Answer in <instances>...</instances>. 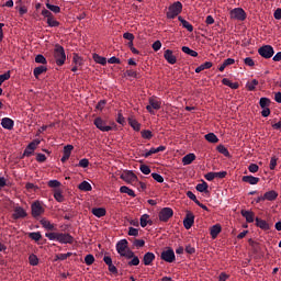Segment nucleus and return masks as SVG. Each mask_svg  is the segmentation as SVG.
<instances>
[{"mask_svg": "<svg viewBox=\"0 0 281 281\" xmlns=\"http://www.w3.org/2000/svg\"><path fill=\"white\" fill-rule=\"evenodd\" d=\"M116 251L123 258H127V260H131V258H133V250L128 248V240L126 239H121L120 241H117Z\"/></svg>", "mask_w": 281, "mask_h": 281, "instance_id": "obj_1", "label": "nucleus"}, {"mask_svg": "<svg viewBox=\"0 0 281 281\" xmlns=\"http://www.w3.org/2000/svg\"><path fill=\"white\" fill-rule=\"evenodd\" d=\"M183 10V4L179 1L173 2L171 5L168 8L167 12V19H176V16H179L180 12Z\"/></svg>", "mask_w": 281, "mask_h": 281, "instance_id": "obj_2", "label": "nucleus"}, {"mask_svg": "<svg viewBox=\"0 0 281 281\" xmlns=\"http://www.w3.org/2000/svg\"><path fill=\"white\" fill-rule=\"evenodd\" d=\"M55 60L56 65H58L59 67H61V65H65V61L67 60L65 48L60 45L55 46Z\"/></svg>", "mask_w": 281, "mask_h": 281, "instance_id": "obj_3", "label": "nucleus"}, {"mask_svg": "<svg viewBox=\"0 0 281 281\" xmlns=\"http://www.w3.org/2000/svg\"><path fill=\"white\" fill-rule=\"evenodd\" d=\"M258 54L262 58L269 59V58H273V55L276 54V52L273 50V47L271 45H265L258 49Z\"/></svg>", "mask_w": 281, "mask_h": 281, "instance_id": "obj_4", "label": "nucleus"}, {"mask_svg": "<svg viewBox=\"0 0 281 281\" xmlns=\"http://www.w3.org/2000/svg\"><path fill=\"white\" fill-rule=\"evenodd\" d=\"M231 19H235L236 21H245L247 15L245 14V10H243V8H235L231 11Z\"/></svg>", "mask_w": 281, "mask_h": 281, "instance_id": "obj_5", "label": "nucleus"}, {"mask_svg": "<svg viewBox=\"0 0 281 281\" xmlns=\"http://www.w3.org/2000/svg\"><path fill=\"white\" fill-rule=\"evenodd\" d=\"M173 214H175V212L172 211V209L164 207L159 212V221H161L162 223H166V222H168V220L172 218Z\"/></svg>", "mask_w": 281, "mask_h": 281, "instance_id": "obj_6", "label": "nucleus"}, {"mask_svg": "<svg viewBox=\"0 0 281 281\" xmlns=\"http://www.w3.org/2000/svg\"><path fill=\"white\" fill-rule=\"evenodd\" d=\"M94 126H97V128L103 133H109V131L113 130V127L106 125V121L102 120V117H97L94 120Z\"/></svg>", "mask_w": 281, "mask_h": 281, "instance_id": "obj_7", "label": "nucleus"}, {"mask_svg": "<svg viewBox=\"0 0 281 281\" xmlns=\"http://www.w3.org/2000/svg\"><path fill=\"white\" fill-rule=\"evenodd\" d=\"M57 243H60V245H71L74 243V236L67 233H59Z\"/></svg>", "mask_w": 281, "mask_h": 281, "instance_id": "obj_8", "label": "nucleus"}, {"mask_svg": "<svg viewBox=\"0 0 281 281\" xmlns=\"http://www.w3.org/2000/svg\"><path fill=\"white\" fill-rule=\"evenodd\" d=\"M160 258L161 260H165V262H175V250H172V248H168L161 252Z\"/></svg>", "mask_w": 281, "mask_h": 281, "instance_id": "obj_9", "label": "nucleus"}, {"mask_svg": "<svg viewBox=\"0 0 281 281\" xmlns=\"http://www.w3.org/2000/svg\"><path fill=\"white\" fill-rule=\"evenodd\" d=\"M27 216V212H25V209L21 206H15L13 210L12 218L15 221H19V218H25Z\"/></svg>", "mask_w": 281, "mask_h": 281, "instance_id": "obj_10", "label": "nucleus"}, {"mask_svg": "<svg viewBox=\"0 0 281 281\" xmlns=\"http://www.w3.org/2000/svg\"><path fill=\"white\" fill-rule=\"evenodd\" d=\"M121 179L125 181V183H135V181H137V176L133 171H127L121 175Z\"/></svg>", "mask_w": 281, "mask_h": 281, "instance_id": "obj_11", "label": "nucleus"}, {"mask_svg": "<svg viewBox=\"0 0 281 281\" xmlns=\"http://www.w3.org/2000/svg\"><path fill=\"white\" fill-rule=\"evenodd\" d=\"M164 58L169 65L177 64V56H175V53L170 49L165 50Z\"/></svg>", "mask_w": 281, "mask_h": 281, "instance_id": "obj_12", "label": "nucleus"}, {"mask_svg": "<svg viewBox=\"0 0 281 281\" xmlns=\"http://www.w3.org/2000/svg\"><path fill=\"white\" fill-rule=\"evenodd\" d=\"M183 225H184L186 229H191L192 225H194V214L187 213V215L183 220Z\"/></svg>", "mask_w": 281, "mask_h": 281, "instance_id": "obj_13", "label": "nucleus"}, {"mask_svg": "<svg viewBox=\"0 0 281 281\" xmlns=\"http://www.w3.org/2000/svg\"><path fill=\"white\" fill-rule=\"evenodd\" d=\"M1 126L7 131H12V128H14V121L10 117H3L1 120Z\"/></svg>", "mask_w": 281, "mask_h": 281, "instance_id": "obj_14", "label": "nucleus"}, {"mask_svg": "<svg viewBox=\"0 0 281 281\" xmlns=\"http://www.w3.org/2000/svg\"><path fill=\"white\" fill-rule=\"evenodd\" d=\"M32 216H34V218H36V216H41V214H43V206L41 205V203L35 202L32 204Z\"/></svg>", "mask_w": 281, "mask_h": 281, "instance_id": "obj_15", "label": "nucleus"}, {"mask_svg": "<svg viewBox=\"0 0 281 281\" xmlns=\"http://www.w3.org/2000/svg\"><path fill=\"white\" fill-rule=\"evenodd\" d=\"M71 150H74V146L72 145H66L64 147V155L61 157V162L65 164V161H67L69 159V157H71Z\"/></svg>", "mask_w": 281, "mask_h": 281, "instance_id": "obj_16", "label": "nucleus"}, {"mask_svg": "<svg viewBox=\"0 0 281 281\" xmlns=\"http://www.w3.org/2000/svg\"><path fill=\"white\" fill-rule=\"evenodd\" d=\"M241 180L244 181V183H249L250 186H257V183H259L260 181V178L254 177V176H244Z\"/></svg>", "mask_w": 281, "mask_h": 281, "instance_id": "obj_17", "label": "nucleus"}, {"mask_svg": "<svg viewBox=\"0 0 281 281\" xmlns=\"http://www.w3.org/2000/svg\"><path fill=\"white\" fill-rule=\"evenodd\" d=\"M40 223L42 227H44V229H47L48 232H54V229H56L54 224H52V222H49L47 218H42Z\"/></svg>", "mask_w": 281, "mask_h": 281, "instance_id": "obj_18", "label": "nucleus"}, {"mask_svg": "<svg viewBox=\"0 0 281 281\" xmlns=\"http://www.w3.org/2000/svg\"><path fill=\"white\" fill-rule=\"evenodd\" d=\"M153 260H155V254L153 252H146L143 257V262L146 267L150 266Z\"/></svg>", "mask_w": 281, "mask_h": 281, "instance_id": "obj_19", "label": "nucleus"}, {"mask_svg": "<svg viewBox=\"0 0 281 281\" xmlns=\"http://www.w3.org/2000/svg\"><path fill=\"white\" fill-rule=\"evenodd\" d=\"M93 216H97V218H102V216H106V209L104 207H94L92 209Z\"/></svg>", "mask_w": 281, "mask_h": 281, "instance_id": "obj_20", "label": "nucleus"}, {"mask_svg": "<svg viewBox=\"0 0 281 281\" xmlns=\"http://www.w3.org/2000/svg\"><path fill=\"white\" fill-rule=\"evenodd\" d=\"M240 214L244 216V218H246L247 223H254V212L241 210Z\"/></svg>", "mask_w": 281, "mask_h": 281, "instance_id": "obj_21", "label": "nucleus"}, {"mask_svg": "<svg viewBox=\"0 0 281 281\" xmlns=\"http://www.w3.org/2000/svg\"><path fill=\"white\" fill-rule=\"evenodd\" d=\"M178 21H180L184 30H188V32H194V26H192V24H190V22H188L187 20H183L182 16H178Z\"/></svg>", "mask_w": 281, "mask_h": 281, "instance_id": "obj_22", "label": "nucleus"}, {"mask_svg": "<svg viewBox=\"0 0 281 281\" xmlns=\"http://www.w3.org/2000/svg\"><path fill=\"white\" fill-rule=\"evenodd\" d=\"M222 227L220 224H215L211 227L210 234L212 238H216L221 234Z\"/></svg>", "mask_w": 281, "mask_h": 281, "instance_id": "obj_23", "label": "nucleus"}, {"mask_svg": "<svg viewBox=\"0 0 281 281\" xmlns=\"http://www.w3.org/2000/svg\"><path fill=\"white\" fill-rule=\"evenodd\" d=\"M194 159H196V155L188 154L182 158V164H183V166H190V164H192V161H194Z\"/></svg>", "mask_w": 281, "mask_h": 281, "instance_id": "obj_24", "label": "nucleus"}, {"mask_svg": "<svg viewBox=\"0 0 281 281\" xmlns=\"http://www.w3.org/2000/svg\"><path fill=\"white\" fill-rule=\"evenodd\" d=\"M148 224L153 225V221H150V215L143 214L140 216V227H146Z\"/></svg>", "mask_w": 281, "mask_h": 281, "instance_id": "obj_25", "label": "nucleus"}, {"mask_svg": "<svg viewBox=\"0 0 281 281\" xmlns=\"http://www.w3.org/2000/svg\"><path fill=\"white\" fill-rule=\"evenodd\" d=\"M263 199H266V201H276V199H278V192L273 190L268 191L263 194Z\"/></svg>", "mask_w": 281, "mask_h": 281, "instance_id": "obj_26", "label": "nucleus"}, {"mask_svg": "<svg viewBox=\"0 0 281 281\" xmlns=\"http://www.w3.org/2000/svg\"><path fill=\"white\" fill-rule=\"evenodd\" d=\"M205 69H212V61H205L195 68V74H201V71H205Z\"/></svg>", "mask_w": 281, "mask_h": 281, "instance_id": "obj_27", "label": "nucleus"}, {"mask_svg": "<svg viewBox=\"0 0 281 281\" xmlns=\"http://www.w3.org/2000/svg\"><path fill=\"white\" fill-rule=\"evenodd\" d=\"M121 194H127L128 196H133L135 199V191H133L131 188L123 186L120 188Z\"/></svg>", "mask_w": 281, "mask_h": 281, "instance_id": "obj_28", "label": "nucleus"}, {"mask_svg": "<svg viewBox=\"0 0 281 281\" xmlns=\"http://www.w3.org/2000/svg\"><path fill=\"white\" fill-rule=\"evenodd\" d=\"M79 190H81L82 192H91L92 187L91 183L87 182V181H82L79 186H78Z\"/></svg>", "mask_w": 281, "mask_h": 281, "instance_id": "obj_29", "label": "nucleus"}, {"mask_svg": "<svg viewBox=\"0 0 281 281\" xmlns=\"http://www.w3.org/2000/svg\"><path fill=\"white\" fill-rule=\"evenodd\" d=\"M204 138L206 139V142H210V144H217L218 142V136H216V134L214 133L206 134Z\"/></svg>", "mask_w": 281, "mask_h": 281, "instance_id": "obj_30", "label": "nucleus"}, {"mask_svg": "<svg viewBox=\"0 0 281 281\" xmlns=\"http://www.w3.org/2000/svg\"><path fill=\"white\" fill-rule=\"evenodd\" d=\"M182 52L188 56H192V58H196V56H199V53H196V50H193L188 46H182Z\"/></svg>", "mask_w": 281, "mask_h": 281, "instance_id": "obj_31", "label": "nucleus"}, {"mask_svg": "<svg viewBox=\"0 0 281 281\" xmlns=\"http://www.w3.org/2000/svg\"><path fill=\"white\" fill-rule=\"evenodd\" d=\"M149 104L155 111H159V109H161V101L156 100L155 98L149 99Z\"/></svg>", "mask_w": 281, "mask_h": 281, "instance_id": "obj_32", "label": "nucleus"}, {"mask_svg": "<svg viewBox=\"0 0 281 281\" xmlns=\"http://www.w3.org/2000/svg\"><path fill=\"white\" fill-rule=\"evenodd\" d=\"M45 71H47V66H38L34 68L33 75L35 78H38V76H41V74H45Z\"/></svg>", "mask_w": 281, "mask_h": 281, "instance_id": "obj_33", "label": "nucleus"}, {"mask_svg": "<svg viewBox=\"0 0 281 281\" xmlns=\"http://www.w3.org/2000/svg\"><path fill=\"white\" fill-rule=\"evenodd\" d=\"M222 85H225V87H229V89H238V82H232V80L224 78L222 80Z\"/></svg>", "mask_w": 281, "mask_h": 281, "instance_id": "obj_34", "label": "nucleus"}, {"mask_svg": "<svg viewBox=\"0 0 281 281\" xmlns=\"http://www.w3.org/2000/svg\"><path fill=\"white\" fill-rule=\"evenodd\" d=\"M128 124L130 126H132V128H134V131H139L142 128V125L139 124V122H137V120L133 117L128 119Z\"/></svg>", "mask_w": 281, "mask_h": 281, "instance_id": "obj_35", "label": "nucleus"}, {"mask_svg": "<svg viewBox=\"0 0 281 281\" xmlns=\"http://www.w3.org/2000/svg\"><path fill=\"white\" fill-rule=\"evenodd\" d=\"M256 225L257 227H260V229H269V224L265 220L256 218Z\"/></svg>", "mask_w": 281, "mask_h": 281, "instance_id": "obj_36", "label": "nucleus"}, {"mask_svg": "<svg viewBox=\"0 0 281 281\" xmlns=\"http://www.w3.org/2000/svg\"><path fill=\"white\" fill-rule=\"evenodd\" d=\"M47 10H50V12H54V14H60V7L52 4L49 2H46Z\"/></svg>", "mask_w": 281, "mask_h": 281, "instance_id": "obj_37", "label": "nucleus"}, {"mask_svg": "<svg viewBox=\"0 0 281 281\" xmlns=\"http://www.w3.org/2000/svg\"><path fill=\"white\" fill-rule=\"evenodd\" d=\"M256 87H258V80L257 79H252L251 81H248L246 83V88L248 91H255Z\"/></svg>", "mask_w": 281, "mask_h": 281, "instance_id": "obj_38", "label": "nucleus"}, {"mask_svg": "<svg viewBox=\"0 0 281 281\" xmlns=\"http://www.w3.org/2000/svg\"><path fill=\"white\" fill-rule=\"evenodd\" d=\"M54 199L57 200L58 203H63L65 201V196L63 195V191L59 189L55 190Z\"/></svg>", "mask_w": 281, "mask_h": 281, "instance_id": "obj_39", "label": "nucleus"}, {"mask_svg": "<svg viewBox=\"0 0 281 281\" xmlns=\"http://www.w3.org/2000/svg\"><path fill=\"white\" fill-rule=\"evenodd\" d=\"M46 23L48 25V27H58L60 25V22H58L54 15L52 18H49L48 20H46Z\"/></svg>", "mask_w": 281, "mask_h": 281, "instance_id": "obj_40", "label": "nucleus"}, {"mask_svg": "<svg viewBox=\"0 0 281 281\" xmlns=\"http://www.w3.org/2000/svg\"><path fill=\"white\" fill-rule=\"evenodd\" d=\"M271 104V100L269 98H261L259 100V105L261 106V109H268V106Z\"/></svg>", "mask_w": 281, "mask_h": 281, "instance_id": "obj_41", "label": "nucleus"}, {"mask_svg": "<svg viewBox=\"0 0 281 281\" xmlns=\"http://www.w3.org/2000/svg\"><path fill=\"white\" fill-rule=\"evenodd\" d=\"M29 263L31 265V267H37L38 265V257L34 254L29 256Z\"/></svg>", "mask_w": 281, "mask_h": 281, "instance_id": "obj_42", "label": "nucleus"}, {"mask_svg": "<svg viewBox=\"0 0 281 281\" xmlns=\"http://www.w3.org/2000/svg\"><path fill=\"white\" fill-rule=\"evenodd\" d=\"M93 60L98 63V65H106V57H102L98 54L93 55Z\"/></svg>", "mask_w": 281, "mask_h": 281, "instance_id": "obj_43", "label": "nucleus"}, {"mask_svg": "<svg viewBox=\"0 0 281 281\" xmlns=\"http://www.w3.org/2000/svg\"><path fill=\"white\" fill-rule=\"evenodd\" d=\"M217 150L221 153V155H224V157H229V150H227L225 145H218Z\"/></svg>", "mask_w": 281, "mask_h": 281, "instance_id": "obj_44", "label": "nucleus"}, {"mask_svg": "<svg viewBox=\"0 0 281 281\" xmlns=\"http://www.w3.org/2000/svg\"><path fill=\"white\" fill-rule=\"evenodd\" d=\"M29 238L38 241L41 238H43V235H41V232H34L29 234Z\"/></svg>", "mask_w": 281, "mask_h": 281, "instance_id": "obj_45", "label": "nucleus"}, {"mask_svg": "<svg viewBox=\"0 0 281 281\" xmlns=\"http://www.w3.org/2000/svg\"><path fill=\"white\" fill-rule=\"evenodd\" d=\"M35 63H37L38 65H47V59L45 58V56L40 54V55H36Z\"/></svg>", "mask_w": 281, "mask_h": 281, "instance_id": "obj_46", "label": "nucleus"}, {"mask_svg": "<svg viewBox=\"0 0 281 281\" xmlns=\"http://www.w3.org/2000/svg\"><path fill=\"white\" fill-rule=\"evenodd\" d=\"M139 265V257L135 256V252H133L132 260L128 261L130 267H137Z\"/></svg>", "mask_w": 281, "mask_h": 281, "instance_id": "obj_47", "label": "nucleus"}, {"mask_svg": "<svg viewBox=\"0 0 281 281\" xmlns=\"http://www.w3.org/2000/svg\"><path fill=\"white\" fill-rule=\"evenodd\" d=\"M195 189L198 192H207V182L199 183Z\"/></svg>", "mask_w": 281, "mask_h": 281, "instance_id": "obj_48", "label": "nucleus"}, {"mask_svg": "<svg viewBox=\"0 0 281 281\" xmlns=\"http://www.w3.org/2000/svg\"><path fill=\"white\" fill-rule=\"evenodd\" d=\"M45 236L48 240H56L58 243L59 233H46Z\"/></svg>", "mask_w": 281, "mask_h": 281, "instance_id": "obj_49", "label": "nucleus"}, {"mask_svg": "<svg viewBox=\"0 0 281 281\" xmlns=\"http://www.w3.org/2000/svg\"><path fill=\"white\" fill-rule=\"evenodd\" d=\"M85 262L89 267V266L93 265V262H95V257H93V255H87L85 257Z\"/></svg>", "mask_w": 281, "mask_h": 281, "instance_id": "obj_50", "label": "nucleus"}, {"mask_svg": "<svg viewBox=\"0 0 281 281\" xmlns=\"http://www.w3.org/2000/svg\"><path fill=\"white\" fill-rule=\"evenodd\" d=\"M151 177H153L154 181H157V183H164V176H161L157 172H154V173H151Z\"/></svg>", "mask_w": 281, "mask_h": 281, "instance_id": "obj_51", "label": "nucleus"}, {"mask_svg": "<svg viewBox=\"0 0 281 281\" xmlns=\"http://www.w3.org/2000/svg\"><path fill=\"white\" fill-rule=\"evenodd\" d=\"M5 80H10V71L0 75V87L5 82Z\"/></svg>", "mask_w": 281, "mask_h": 281, "instance_id": "obj_52", "label": "nucleus"}, {"mask_svg": "<svg viewBox=\"0 0 281 281\" xmlns=\"http://www.w3.org/2000/svg\"><path fill=\"white\" fill-rule=\"evenodd\" d=\"M71 256H72L71 252L58 254V255H56V259L57 260H67V258L71 257Z\"/></svg>", "mask_w": 281, "mask_h": 281, "instance_id": "obj_53", "label": "nucleus"}, {"mask_svg": "<svg viewBox=\"0 0 281 281\" xmlns=\"http://www.w3.org/2000/svg\"><path fill=\"white\" fill-rule=\"evenodd\" d=\"M139 170L143 172V175H150V167L147 165H140Z\"/></svg>", "mask_w": 281, "mask_h": 281, "instance_id": "obj_54", "label": "nucleus"}, {"mask_svg": "<svg viewBox=\"0 0 281 281\" xmlns=\"http://www.w3.org/2000/svg\"><path fill=\"white\" fill-rule=\"evenodd\" d=\"M42 16H44V19H52L53 16H54V14L53 13H50V11L49 10H47V9H43L42 10Z\"/></svg>", "mask_w": 281, "mask_h": 281, "instance_id": "obj_55", "label": "nucleus"}, {"mask_svg": "<svg viewBox=\"0 0 281 281\" xmlns=\"http://www.w3.org/2000/svg\"><path fill=\"white\" fill-rule=\"evenodd\" d=\"M116 122H117V124H122V126H124V124H126V120L124 119V115H122V112H119Z\"/></svg>", "mask_w": 281, "mask_h": 281, "instance_id": "obj_56", "label": "nucleus"}, {"mask_svg": "<svg viewBox=\"0 0 281 281\" xmlns=\"http://www.w3.org/2000/svg\"><path fill=\"white\" fill-rule=\"evenodd\" d=\"M276 166H278V158L276 156H273L270 159V170H276Z\"/></svg>", "mask_w": 281, "mask_h": 281, "instance_id": "obj_57", "label": "nucleus"}, {"mask_svg": "<svg viewBox=\"0 0 281 281\" xmlns=\"http://www.w3.org/2000/svg\"><path fill=\"white\" fill-rule=\"evenodd\" d=\"M248 170H249V172L256 173V172H258V170H260V167H258L256 164H250L248 166Z\"/></svg>", "mask_w": 281, "mask_h": 281, "instance_id": "obj_58", "label": "nucleus"}, {"mask_svg": "<svg viewBox=\"0 0 281 281\" xmlns=\"http://www.w3.org/2000/svg\"><path fill=\"white\" fill-rule=\"evenodd\" d=\"M38 144H41V140L40 139H35V140H33V142H31L30 144H29V147H30V149L31 150H36V146H38Z\"/></svg>", "mask_w": 281, "mask_h": 281, "instance_id": "obj_59", "label": "nucleus"}, {"mask_svg": "<svg viewBox=\"0 0 281 281\" xmlns=\"http://www.w3.org/2000/svg\"><path fill=\"white\" fill-rule=\"evenodd\" d=\"M128 236H139V229L135 227H130L128 228Z\"/></svg>", "mask_w": 281, "mask_h": 281, "instance_id": "obj_60", "label": "nucleus"}, {"mask_svg": "<svg viewBox=\"0 0 281 281\" xmlns=\"http://www.w3.org/2000/svg\"><path fill=\"white\" fill-rule=\"evenodd\" d=\"M72 60H74L75 65H77V66L82 65V58L78 54L74 55Z\"/></svg>", "mask_w": 281, "mask_h": 281, "instance_id": "obj_61", "label": "nucleus"}, {"mask_svg": "<svg viewBox=\"0 0 281 281\" xmlns=\"http://www.w3.org/2000/svg\"><path fill=\"white\" fill-rule=\"evenodd\" d=\"M48 187L49 188H60V181H58V180H50L48 182Z\"/></svg>", "mask_w": 281, "mask_h": 281, "instance_id": "obj_62", "label": "nucleus"}, {"mask_svg": "<svg viewBox=\"0 0 281 281\" xmlns=\"http://www.w3.org/2000/svg\"><path fill=\"white\" fill-rule=\"evenodd\" d=\"M79 167L80 168H89V159L83 158L79 161Z\"/></svg>", "mask_w": 281, "mask_h": 281, "instance_id": "obj_63", "label": "nucleus"}, {"mask_svg": "<svg viewBox=\"0 0 281 281\" xmlns=\"http://www.w3.org/2000/svg\"><path fill=\"white\" fill-rule=\"evenodd\" d=\"M151 47H153L154 52H159V49H161V41L154 42Z\"/></svg>", "mask_w": 281, "mask_h": 281, "instance_id": "obj_64", "label": "nucleus"}]
</instances>
